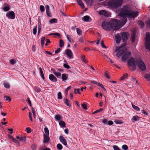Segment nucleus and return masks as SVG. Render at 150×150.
Wrapping results in <instances>:
<instances>
[{
  "mask_svg": "<svg viewBox=\"0 0 150 150\" xmlns=\"http://www.w3.org/2000/svg\"><path fill=\"white\" fill-rule=\"evenodd\" d=\"M139 13L137 11L132 10L129 6L127 5L123 6L121 8L118 16L121 17L123 21L122 25H125L127 21V17L134 18L138 16Z\"/></svg>",
  "mask_w": 150,
  "mask_h": 150,
  "instance_id": "f257e3e1",
  "label": "nucleus"
},
{
  "mask_svg": "<svg viewBox=\"0 0 150 150\" xmlns=\"http://www.w3.org/2000/svg\"><path fill=\"white\" fill-rule=\"evenodd\" d=\"M125 46V45H122L121 47H117L115 49V52H117L116 54L117 56L119 57L122 54H124L122 57V61L123 62L126 61L130 57L131 55V52H127L126 49L122 48Z\"/></svg>",
  "mask_w": 150,
  "mask_h": 150,
  "instance_id": "f03ea898",
  "label": "nucleus"
},
{
  "mask_svg": "<svg viewBox=\"0 0 150 150\" xmlns=\"http://www.w3.org/2000/svg\"><path fill=\"white\" fill-rule=\"evenodd\" d=\"M123 21L121 18L120 20H118L117 19H112L109 21V23L111 27V30L113 29L116 30L120 28V26H123L122 25Z\"/></svg>",
  "mask_w": 150,
  "mask_h": 150,
  "instance_id": "7ed1b4c3",
  "label": "nucleus"
},
{
  "mask_svg": "<svg viewBox=\"0 0 150 150\" xmlns=\"http://www.w3.org/2000/svg\"><path fill=\"white\" fill-rule=\"evenodd\" d=\"M122 0H110L108 4L110 6L114 8H117L120 7L122 4Z\"/></svg>",
  "mask_w": 150,
  "mask_h": 150,
  "instance_id": "20e7f679",
  "label": "nucleus"
},
{
  "mask_svg": "<svg viewBox=\"0 0 150 150\" xmlns=\"http://www.w3.org/2000/svg\"><path fill=\"white\" fill-rule=\"evenodd\" d=\"M139 60L134 58L129 59L128 61V65L130 67H132L133 70L134 71L136 69V66Z\"/></svg>",
  "mask_w": 150,
  "mask_h": 150,
  "instance_id": "39448f33",
  "label": "nucleus"
},
{
  "mask_svg": "<svg viewBox=\"0 0 150 150\" xmlns=\"http://www.w3.org/2000/svg\"><path fill=\"white\" fill-rule=\"evenodd\" d=\"M146 37L145 46L146 48L150 51V33H146Z\"/></svg>",
  "mask_w": 150,
  "mask_h": 150,
  "instance_id": "423d86ee",
  "label": "nucleus"
},
{
  "mask_svg": "<svg viewBox=\"0 0 150 150\" xmlns=\"http://www.w3.org/2000/svg\"><path fill=\"white\" fill-rule=\"evenodd\" d=\"M137 65L139 68L141 70L144 71L146 69V66L144 63L140 60H138Z\"/></svg>",
  "mask_w": 150,
  "mask_h": 150,
  "instance_id": "0eeeda50",
  "label": "nucleus"
},
{
  "mask_svg": "<svg viewBox=\"0 0 150 150\" xmlns=\"http://www.w3.org/2000/svg\"><path fill=\"white\" fill-rule=\"evenodd\" d=\"M103 28L107 31H109L111 30V27L109 22H103L102 24Z\"/></svg>",
  "mask_w": 150,
  "mask_h": 150,
  "instance_id": "6e6552de",
  "label": "nucleus"
},
{
  "mask_svg": "<svg viewBox=\"0 0 150 150\" xmlns=\"http://www.w3.org/2000/svg\"><path fill=\"white\" fill-rule=\"evenodd\" d=\"M6 16L9 19H13L15 18V15L13 11H11L7 13Z\"/></svg>",
  "mask_w": 150,
  "mask_h": 150,
  "instance_id": "1a4fd4ad",
  "label": "nucleus"
},
{
  "mask_svg": "<svg viewBox=\"0 0 150 150\" xmlns=\"http://www.w3.org/2000/svg\"><path fill=\"white\" fill-rule=\"evenodd\" d=\"M122 40L124 42H126L129 36V34L126 32L122 33L121 34Z\"/></svg>",
  "mask_w": 150,
  "mask_h": 150,
  "instance_id": "9d476101",
  "label": "nucleus"
},
{
  "mask_svg": "<svg viewBox=\"0 0 150 150\" xmlns=\"http://www.w3.org/2000/svg\"><path fill=\"white\" fill-rule=\"evenodd\" d=\"M59 139L60 142L62 143L66 147H68L67 144V142L64 137L62 136H60L59 137Z\"/></svg>",
  "mask_w": 150,
  "mask_h": 150,
  "instance_id": "9b49d317",
  "label": "nucleus"
},
{
  "mask_svg": "<svg viewBox=\"0 0 150 150\" xmlns=\"http://www.w3.org/2000/svg\"><path fill=\"white\" fill-rule=\"evenodd\" d=\"M49 79L51 81L54 82H56L57 81V79L56 77L52 74L49 75Z\"/></svg>",
  "mask_w": 150,
  "mask_h": 150,
  "instance_id": "f8f14e48",
  "label": "nucleus"
},
{
  "mask_svg": "<svg viewBox=\"0 0 150 150\" xmlns=\"http://www.w3.org/2000/svg\"><path fill=\"white\" fill-rule=\"evenodd\" d=\"M99 13L100 15H103L105 17H109V14L105 10H101L99 12Z\"/></svg>",
  "mask_w": 150,
  "mask_h": 150,
  "instance_id": "ddd939ff",
  "label": "nucleus"
},
{
  "mask_svg": "<svg viewBox=\"0 0 150 150\" xmlns=\"http://www.w3.org/2000/svg\"><path fill=\"white\" fill-rule=\"evenodd\" d=\"M66 54L69 57V59H71L73 57L72 53L70 49L66 50Z\"/></svg>",
  "mask_w": 150,
  "mask_h": 150,
  "instance_id": "4468645a",
  "label": "nucleus"
},
{
  "mask_svg": "<svg viewBox=\"0 0 150 150\" xmlns=\"http://www.w3.org/2000/svg\"><path fill=\"white\" fill-rule=\"evenodd\" d=\"M83 21L86 22H90L91 21V19L89 16H85L82 18Z\"/></svg>",
  "mask_w": 150,
  "mask_h": 150,
  "instance_id": "2eb2a0df",
  "label": "nucleus"
},
{
  "mask_svg": "<svg viewBox=\"0 0 150 150\" xmlns=\"http://www.w3.org/2000/svg\"><path fill=\"white\" fill-rule=\"evenodd\" d=\"M115 38L116 42L117 43H118L120 42L121 40V36L119 34H117L115 35Z\"/></svg>",
  "mask_w": 150,
  "mask_h": 150,
  "instance_id": "dca6fc26",
  "label": "nucleus"
},
{
  "mask_svg": "<svg viewBox=\"0 0 150 150\" xmlns=\"http://www.w3.org/2000/svg\"><path fill=\"white\" fill-rule=\"evenodd\" d=\"M44 136L43 142L44 143H47L48 142L50 139L49 136L46 135L45 134H44Z\"/></svg>",
  "mask_w": 150,
  "mask_h": 150,
  "instance_id": "f3484780",
  "label": "nucleus"
},
{
  "mask_svg": "<svg viewBox=\"0 0 150 150\" xmlns=\"http://www.w3.org/2000/svg\"><path fill=\"white\" fill-rule=\"evenodd\" d=\"M68 74H62V81H65L67 80Z\"/></svg>",
  "mask_w": 150,
  "mask_h": 150,
  "instance_id": "a211bd4d",
  "label": "nucleus"
},
{
  "mask_svg": "<svg viewBox=\"0 0 150 150\" xmlns=\"http://www.w3.org/2000/svg\"><path fill=\"white\" fill-rule=\"evenodd\" d=\"M135 34L136 33L135 32H133L131 34V42H134L135 39Z\"/></svg>",
  "mask_w": 150,
  "mask_h": 150,
  "instance_id": "6ab92c4d",
  "label": "nucleus"
},
{
  "mask_svg": "<svg viewBox=\"0 0 150 150\" xmlns=\"http://www.w3.org/2000/svg\"><path fill=\"white\" fill-rule=\"evenodd\" d=\"M76 1L78 4L82 8H84V4L82 2L81 0H76Z\"/></svg>",
  "mask_w": 150,
  "mask_h": 150,
  "instance_id": "aec40b11",
  "label": "nucleus"
},
{
  "mask_svg": "<svg viewBox=\"0 0 150 150\" xmlns=\"http://www.w3.org/2000/svg\"><path fill=\"white\" fill-rule=\"evenodd\" d=\"M88 6H91L93 3V0H84Z\"/></svg>",
  "mask_w": 150,
  "mask_h": 150,
  "instance_id": "412c9836",
  "label": "nucleus"
},
{
  "mask_svg": "<svg viewBox=\"0 0 150 150\" xmlns=\"http://www.w3.org/2000/svg\"><path fill=\"white\" fill-rule=\"evenodd\" d=\"M139 119V117L138 116H134L132 117L131 119L132 121V122H134L137 121Z\"/></svg>",
  "mask_w": 150,
  "mask_h": 150,
  "instance_id": "4be33fe9",
  "label": "nucleus"
},
{
  "mask_svg": "<svg viewBox=\"0 0 150 150\" xmlns=\"http://www.w3.org/2000/svg\"><path fill=\"white\" fill-rule=\"evenodd\" d=\"M57 18H54L51 19L49 21V22L51 24L53 23H56L57 22Z\"/></svg>",
  "mask_w": 150,
  "mask_h": 150,
  "instance_id": "5701e85b",
  "label": "nucleus"
},
{
  "mask_svg": "<svg viewBox=\"0 0 150 150\" xmlns=\"http://www.w3.org/2000/svg\"><path fill=\"white\" fill-rule=\"evenodd\" d=\"M64 102L67 106L69 107L71 106V105L69 104L70 101L68 99L66 98L64 100Z\"/></svg>",
  "mask_w": 150,
  "mask_h": 150,
  "instance_id": "b1692460",
  "label": "nucleus"
},
{
  "mask_svg": "<svg viewBox=\"0 0 150 150\" xmlns=\"http://www.w3.org/2000/svg\"><path fill=\"white\" fill-rule=\"evenodd\" d=\"M51 70H52L54 74L57 77L61 75V73L60 72H57L55 71L54 70H53L52 69Z\"/></svg>",
  "mask_w": 150,
  "mask_h": 150,
  "instance_id": "393cba45",
  "label": "nucleus"
},
{
  "mask_svg": "<svg viewBox=\"0 0 150 150\" xmlns=\"http://www.w3.org/2000/svg\"><path fill=\"white\" fill-rule=\"evenodd\" d=\"M44 131L45 132V134L46 135L49 136V132L48 129L47 127H45L44 128Z\"/></svg>",
  "mask_w": 150,
  "mask_h": 150,
  "instance_id": "a878e982",
  "label": "nucleus"
},
{
  "mask_svg": "<svg viewBox=\"0 0 150 150\" xmlns=\"http://www.w3.org/2000/svg\"><path fill=\"white\" fill-rule=\"evenodd\" d=\"M132 106L133 109L137 111L140 110V108L137 106H136L133 104H132Z\"/></svg>",
  "mask_w": 150,
  "mask_h": 150,
  "instance_id": "bb28decb",
  "label": "nucleus"
},
{
  "mask_svg": "<svg viewBox=\"0 0 150 150\" xmlns=\"http://www.w3.org/2000/svg\"><path fill=\"white\" fill-rule=\"evenodd\" d=\"M76 32L79 35H81L82 34V31L79 28H76Z\"/></svg>",
  "mask_w": 150,
  "mask_h": 150,
  "instance_id": "cd10ccee",
  "label": "nucleus"
},
{
  "mask_svg": "<svg viewBox=\"0 0 150 150\" xmlns=\"http://www.w3.org/2000/svg\"><path fill=\"white\" fill-rule=\"evenodd\" d=\"M59 125L62 127H64L66 125L65 123L63 121H61L59 123Z\"/></svg>",
  "mask_w": 150,
  "mask_h": 150,
  "instance_id": "c85d7f7f",
  "label": "nucleus"
},
{
  "mask_svg": "<svg viewBox=\"0 0 150 150\" xmlns=\"http://www.w3.org/2000/svg\"><path fill=\"white\" fill-rule=\"evenodd\" d=\"M57 147L58 150H61L63 148L62 146L60 144H58L57 145Z\"/></svg>",
  "mask_w": 150,
  "mask_h": 150,
  "instance_id": "c756f323",
  "label": "nucleus"
},
{
  "mask_svg": "<svg viewBox=\"0 0 150 150\" xmlns=\"http://www.w3.org/2000/svg\"><path fill=\"white\" fill-rule=\"evenodd\" d=\"M4 86L7 88H9L10 87V86L9 84L7 82H4Z\"/></svg>",
  "mask_w": 150,
  "mask_h": 150,
  "instance_id": "7c9ffc66",
  "label": "nucleus"
},
{
  "mask_svg": "<svg viewBox=\"0 0 150 150\" xmlns=\"http://www.w3.org/2000/svg\"><path fill=\"white\" fill-rule=\"evenodd\" d=\"M26 140V137L25 136H21L20 137V141L22 142H25Z\"/></svg>",
  "mask_w": 150,
  "mask_h": 150,
  "instance_id": "2f4dec72",
  "label": "nucleus"
},
{
  "mask_svg": "<svg viewBox=\"0 0 150 150\" xmlns=\"http://www.w3.org/2000/svg\"><path fill=\"white\" fill-rule=\"evenodd\" d=\"M85 40V38L84 37H82L79 38V41L81 43H83Z\"/></svg>",
  "mask_w": 150,
  "mask_h": 150,
  "instance_id": "473e14b6",
  "label": "nucleus"
},
{
  "mask_svg": "<svg viewBox=\"0 0 150 150\" xmlns=\"http://www.w3.org/2000/svg\"><path fill=\"white\" fill-rule=\"evenodd\" d=\"M45 37H43V38H41V45L42 46V47H43L44 45V41L45 40Z\"/></svg>",
  "mask_w": 150,
  "mask_h": 150,
  "instance_id": "72a5a7b5",
  "label": "nucleus"
},
{
  "mask_svg": "<svg viewBox=\"0 0 150 150\" xmlns=\"http://www.w3.org/2000/svg\"><path fill=\"white\" fill-rule=\"evenodd\" d=\"M54 35L58 37H60V34L57 33H50L49 35Z\"/></svg>",
  "mask_w": 150,
  "mask_h": 150,
  "instance_id": "f704fd0d",
  "label": "nucleus"
},
{
  "mask_svg": "<svg viewBox=\"0 0 150 150\" xmlns=\"http://www.w3.org/2000/svg\"><path fill=\"white\" fill-rule=\"evenodd\" d=\"M55 118L57 120H59L61 119V116L59 115H57L55 116Z\"/></svg>",
  "mask_w": 150,
  "mask_h": 150,
  "instance_id": "c9c22d12",
  "label": "nucleus"
},
{
  "mask_svg": "<svg viewBox=\"0 0 150 150\" xmlns=\"http://www.w3.org/2000/svg\"><path fill=\"white\" fill-rule=\"evenodd\" d=\"M60 47H62L64 45V43L63 40H60L59 41Z\"/></svg>",
  "mask_w": 150,
  "mask_h": 150,
  "instance_id": "e433bc0d",
  "label": "nucleus"
},
{
  "mask_svg": "<svg viewBox=\"0 0 150 150\" xmlns=\"http://www.w3.org/2000/svg\"><path fill=\"white\" fill-rule=\"evenodd\" d=\"M35 90L37 93L39 92L41 90L40 88L37 86H35L34 87Z\"/></svg>",
  "mask_w": 150,
  "mask_h": 150,
  "instance_id": "4c0bfd02",
  "label": "nucleus"
},
{
  "mask_svg": "<svg viewBox=\"0 0 150 150\" xmlns=\"http://www.w3.org/2000/svg\"><path fill=\"white\" fill-rule=\"evenodd\" d=\"M81 57L83 61L85 63H87L88 62L85 59V56L83 55H81Z\"/></svg>",
  "mask_w": 150,
  "mask_h": 150,
  "instance_id": "58836bf2",
  "label": "nucleus"
},
{
  "mask_svg": "<svg viewBox=\"0 0 150 150\" xmlns=\"http://www.w3.org/2000/svg\"><path fill=\"white\" fill-rule=\"evenodd\" d=\"M62 98V93L61 92H59L58 94V99H61Z\"/></svg>",
  "mask_w": 150,
  "mask_h": 150,
  "instance_id": "ea45409f",
  "label": "nucleus"
},
{
  "mask_svg": "<svg viewBox=\"0 0 150 150\" xmlns=\"http://www.w3.org/2000/svg\"><path fill=\"white\" fill-rule=\"evenodd\" d=\"M145 77L147 80L150 81V74H146L145 75Z\"/></svg>",
  "mask_w": 150,
  "mask_h": 150,
  "instance_id": "a19ab883",
  "label": "nucleus"
},
{
  "mask_svg": "<svg viewBox=\"0 0 150 150\" xmlns=\"http://www.w3.org/2000/svg\"><path fill=\"white\" fill-rule=\"evenodd\" d=\"M84 50L86 51H90L91 50H94V49L93 48H91L89 47H85L84 48Z\"/></svg>",
  "mask_w": 150,
  "mask_h": 150,
  "instance_id": "79ce46f5",
  "label": "nucleus"
},
{
  "mask_svg": "<svg viewBox=\"0 0 150 150\" xmlns=\"http://www.w3.org/2000/svg\"><path fill=\"white\" fill-rule=\"evenodd\" d=\"M27 103H28L29 104V105H30V107H31L32 106V104H31V101L30 100V98H29V97H28L27 98Z\"/></svg>",
  "mask_w": 150,
  "mask_h": 150,
  "instance_id": "37998d69",
  "label": "nucleus"
},
{
  "mask_svg": "<svg viewBox=\"0 0 150 150\" xmlns=\"http://www.w3.org/2000/svg\"><path fill=\"white\" fill-rule=\"evenodd\" d=\"M122 148L125 150H127L128 149V146L126 145H123L122 146Z\"/></svg>",
  "mask_w": 150,
  "mask_h": 150,
  "instance_id": "c03bdc74",
  "label": "nucleus"
},
{
  "mask_svg": "<svg viewBox=\"0 0 150 150\" xmlns=\"http://www.w3.org/2000/svg\"><path fill=\"white\" fill-rule=\"evenodd\" d=\"M3 9L4 11H7L10 10V8L8 6H6Z\"/></svg>",
  "mask_w": 150,
  "mask_h": 150,
  "instance_id": "a18cd8bd",
  "label": "nucleus"
},
{
  "mask_svg": "<svg viewBox=\"0 0 150 150\" xmlns=\"http://www.w3.org/2000/svg\"><path fill=\"white\" fill-rule=\"evenodd\" d=\"M63 66L66 68L67 69H70L71 68L70 66L68 64H64Z\"/></svg>",
  "mask_w": 150,
  "mask_h": 150,
  "instance_id": "49530a36",
  "label": "nucleus"
},
{
  "mask_svg": "<svg viewBox=\"0 0 150 150\" xmlns=\"http://www.w3.org/2000/svg\"><path fill=\"white\" fill-rule=\"evenodd\" d=\"M40 11L42 12L44 11H45V8L44 6L42 5L40 6Z\"/></svg>",
  "mask_w": 150,
  "mask_h": 150,
  "instance_id": "de8ad7c7",
  "label": "nucleus"
},
{
  "mask_svg": "<svg viewBox=\"0 0 150 150\" xmlns=\"http://www.w3.org/2000/svg\"><path fill=\"white\" fill-rule=\"evenodd\" d=\"M113 147L114 150H120L119 147L117 146L114 145Z\"/></svg>",
  "mask_w": 150,
  "mask_h": 150,
  "instance_id": "09e8293b",
  "label": "nucleus"
},
{
  "mask_svg": "<svg viewBox=\"0 0 150 150\" xmlns=\"http://www.w3.org/2000/svg\"><path fill=\"white\" fill-rule=\"evenodd\" d=\"M4 98H6V101L8 100V101H10L11 100V99L9 96H4Z\"/></svg>",
  "mask_w": 150,
  "mask_h": 150,
  "instance_id": "8fccbe9b",
  "label": "nucleus"
},
{
  "mask_svg": "<svg viewBox=\"0 0 150 150\" xmlns=\"http://www.w3.org/2000/svg\"><path fill=\"white\" fill-rule=\"evenodd\" d=\"M80 90L79 88H78L77 89H74V92L76 94L78 93L79 94L80 93Z\"/></svg>",
  "mask_w": 150,
  "mask_h": 150,
  "instance_id": "3c124183",
  "label": "nucleus"
},
{
  "mask_svg": "<svg viewBox=\"0 0 150 150\" xmlns=\"http://www.w3.org/2000/svg\"><path fill=\"white\" fill-rule=\"evenodd\" d=\"M81 106L83 109H86V110L87 109V105L86 104H85V103L82 104L81 105Z\"/></svg>",
  "mask_w": 150,
  "mask_h": 150,
  "instance_id": "603ef678",
  "label": "nucleus"
},
{
  "mask_svg": "<svg viewBox=\"0 0 150 150\" xmlns=\"http://www.w3.org/2000/svg\"><path fill=\"white\" fill-rule=\"evenodd\" d=\"M47 15L49 17H51V13L50 10H47L46 11Z\"/></svg>",
  "mask_w": 150,
  "mask_h": 150,
  "instance_id": "864d4df0",
  "label": "nucleus"
},
{
  "mask_svg": "<svg viewBox=\"0 0 150 150\" xmlns=\"http://www.w3.org/2000/svg\"><path fill=\"white\" fill-rule=\"evenodd\" d=\"M37 26H36L33 29V33L34 35L36 34L37 33Z\"/></svg>",
  "mask_w": 150,
  "mask_h": 150,
  "instance_id": "5fc2aeb1",
  "label": "nucleus"
},
{
  "mask_svg": "<svg viewBox=\"0 0 150 150\" xmlns=\"http://www.w3.org/2000/svg\"><path fill=\"white\" fill-rule=\"evenodd\" d=\"M38 30H41V23L40 21L38 23Z\"/></svg>",
  "mask_w": 150,
  "mask_h": 150,
  "instance_id": "6e6d98bb",
  "label": "nucleus"
},
{
  "mask_svg": "<svg viewBox=\"0 0 150 150\" xmlns=\"http://www.w3.org/2000/svg\"><path fill=\"white\" fill-rule=\"evenodd\" d=\"M26 130H27L26 132L28 133H30L31 131V129L29 127L26 128Z\"/></svg>",
  "mask_w": 150,
  "mask_h": 150,
  "instance_id": "4d7b16f0",
  "label": "nucleus"
},
{
  "mask_svg": "<svg viewBox=\"0 0 150 150\" xmlns=\"http://www.w3.org/2000/svg\"><path fill=\"white\" fill-rule=\"evenodd\" d=\"M139 24L141 28H142L143 27L144 24V23L143 22H142V21H141L139 22Z\"/></svg>",
  "mask_w": 150,
  "mask_h": 150,
  "instance_id": "13d9d810",
  "label": "nucleus"
},
{
  "mask_svg": "<svg viewBox=\"0 0 150 150\" xmlns=\"http://www.w3.org/2000/svg\"><path fill=\"white\" fill-rule=\"evenodd\" d=\"M10 62V63L12 65H13L15 63V62L13 59H11Z\"/></svg>",
  "mask_w": 150,
  "mask_h": 150,
  "instance_id": "bf43d9fd",
  "label": "nucleus"
},
{
  "mask_svg": "<svg viewBox=\"0 0 150 150\" xmlns=\"http://www.w3.org/2000/svg\"><path fill=\"white\" fill-rule=\"evenodd\" d=\"M115 122L117 124H121L122 123V122L120 120H116L115 121Z\"/></svg>",
  "mask_w": 150,
  "mask_h": 150,
  "instance_id": "052dcab7",
  "label": "nucleus"
},
{
  "mask_svg": "<svg viewBox=\"0 0 150 150\" xmlns=\"http://www.w3.org/2000/svg\"><path fill=\"white\" fill-rule=\"evenodd\" d=\"M28 116H29V117L30 119V120L31 121H32L33 120H32V113H31V112H29Z\"/></svg>",
  "mask_w": 150,
  "mask_h": 150,
  "instance_id": "680f3d73",
  "label": "nucleus"
},
{
  "mask_svg": "<svg viewBox=\"0 0 150 150\" xmlns=\"http://www.w3.org/2000/svg\"><path fill=\"white\" fill-rule=\"evenodd\" d=\"M67 39L68 40L69 42H71V37L70 35H67Z\"/></svg>",
  "mask_w": 150,
  "mask_h": 150,
  "instance_id": "e2e57ef3",
  "label": "nucleus"
},
{
  "mask_svg": "<svg viewBox=\"0 0 150 150\" xmlns=\"http://www.w3.org/2000/svg\"><path fill=\"white\" fill-rule=\"evenodd\" d=\"M105 76L108 79H109L110 78V76L108 75V72L107 71H106L105 74Z\"/></svg>",
  "mask_w": 150,
  "mask_h": 150,
  "instance_id": "0e129e2a",
  "label": "nucleus"
},
{
  "mask_svg": "<svg viewBox=\"0 0 150 150\" xmlns=\"http://www.w3.org/2000/svg\"><path fill=\"white\" fill-rule=\"evenodd\" d=\"M101 45L102 47L103 48H106V47L105 45H104L103 40H102L101 41Z\"/></svg>",
  "mask_w": 150,
  "mask_h": 150,
  "instance_id": "69168bd1",
  "label": "nucleus"
},
{
  "mask_svg": "<svg viewBox=\"0 0 150 150\" xmlns=\"http://www.w3.org/2000/svg\"><path fill=\"white\" fill-rule=\"evenodd\" d=\"M103 122L105 124H108V121L106 119H104L103 120Z\"/></svg>",
  "mask_w": 150,
  "mask_h": 150,
  "instance_id": "338daca9",
  "label": "nucleus"
},
{
  "mask_svg": "<svg viewBox=\"0 0 150 150\" xmlns=\"http://www.w3.org/2000/svg\"><path fill=\"white\" fill-rule=\"evenodd\" d=\"M146 25L147 26L150 27V19L147 21Z\"/></svg>",
  "mask_w": 150,
  "mask_h": 150,
  "instance_id": "774afa93",
  "label": "nucleus"
}]
</instances>
